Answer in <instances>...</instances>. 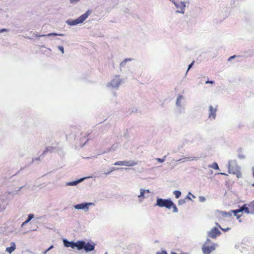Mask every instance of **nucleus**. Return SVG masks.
Returning <instances> with one entry per match:
<instances>
[{
  "label": "nucleus",
  "mask_w": 254,
  "mask_h": 254,
  "mask_svg": "<svg viewBox=\"0 0 254 254\" xmlns=\"http://www.w3.org/2000/svg\"><path fill=\"white\" fill-rule=\"evenodd\" d=\"M156 254H168L166 251H163L161 252H157L156 253Z\"/></svg>",
  "instance_id": "35"
},
{
  "label": "nucleus",
  "mask_w": 254,
  "mask_h": 254,
  "mask_svg": "<svg viewBox=\"0 0 254 254\" xmlns=\"http://www.w3.org/2000/svg\"><path fill=\"white\" fill-rule=\"evenodd\" d=\"M170 1H171L173 3H174V2L176 1L175 0H169Z\"/></svg>",
  "instance_id": "41"
},
{
  "label": "nucleus",
  "mask_w": 254,
  "mask_h": 254,
  "mask_svg": "<svg viewBox=\"0 0 254 254\" xmlns=\"http://www.w3.org/2000/svg\"><path fill=\"white\" fill-rule=\"evenodd\" d=\"M95 247V244L93 242L86 243L83 241H78V250L84 249L86 253H88L93 251Z\"/></svg>",
  "instance_id": "4"
},
{
  "label": "nucleus",
  "mask_w": 254,
  "mask_h": 254,
  "mask_svg": "<svg viewBox=\"0 0 254 254\" xmlns=\"http://www.w3.org/2000/svg\"><path fill=\"white\" fill-rule=\"evenodd\" d=\"M221 232L217 227H213L209 231L207 232V238H211L215 239L217 236H220Z\"/></svg>",
  "instance_id": "13"
},
{
  "label": "nucleus",
  "mask_w": 254,
  "mask_h": 254,
  "mask_svg": "<svg viewBox=\"0 0 254 254\" xmlns=\"http://www.w3.org/2000/svg\"><path fill=\"white\" fill-rule=\"evenodd\" d=\"M172 207L173 208V212L174 213H177L178 212V208H177L176 205L173 202V205H172Z\"/></svg>",
  "instance_id": "28"
},
{
  "label": "nucleus",
  "mask_w": 254,
  "mask_h": 254,
  "mask_svg": "<svg viewBox=\"0 0 254 254\" xmlns=\"http://www.w3.org/2000/svg\"><path fill=\"white\" fill-rule=\"evenodd\" d=\"M178 203L179 205H182L186 203V201L185 199H181L178 200Z\"/></svg>",
  "instance_id": "30"
},
{
  "label": "nucleus",
  "mask_w": 254,
  "mask_h": 254,
  "mask_svg": "<svg viewBox=\"0 0 254 254\" xmlns=\"http://www.w3.org/2000/svg\"><path fill=\"white\" fill-rule=\"evenodd\" d=\"M166 156H164L163 158H156V160L159 163H162L166 160Z\"/></svg>",
  "instance_id": "26"
},
{
  "label": "nucleus",
  "mask_w": 254,
  "mask_h": 254,
  "mask_svg": "<svg viewBox=\"0 0 254 254\" xmlns=\"http://www.w3.org/2000/svg\"><path fill=\"white\" fill-rule=\"evenodd\" d=\"M227 167L229 173L236 175L238 178L241 177L240 168L237 165L236 161H230L228 163Z\"/></svg>",
  "instance_id": "3"
},
{
  "label": "nucleus",
  "mask_w": 254,
  "mask_h": 254,
  "mask_svg": "<svg viewBox=\"0 0 254 254\" xmlns=\"http://www.w3.org/2000/svg\"><path fill=\"white\" fill-rule=\"evenodd\" d=\"M252 186L254 187V183L252 185Z\"/></svg>",
  "instance_id": "46"
},
{
  "label": "nucleus",
  "mask_w": 254,
  "mask_h": 254,
  "mask_svg": "<svg viewBox=\"0 0 254 254\" xmlns=\"http://www.w3.org/2000/svg\"><path fill=\"white\" fill-rule=\"evenodd\" d=\"M191 195H192L193 197H194V198L195 197V196L193 195H192V194H191Z\"/></svg>",
  "instance_id": "44"
},
{
  "label": "nucleus",
  "mask_w": 254,
  "mask_h": 254,
  "mask_svg": "<svg viewBox=\"0 0 254 254\" xmlns=\"http://www.w3.org/2000/svg\"><path fill=\"white\" fill-rule=\"evenodd\" d=\"M193 63H194V62H192L188 66V69L187 70V72L186 73V75L187 74V73L188 72V71L190 70V69L192 67V66L193 65Z\"/></svg>",
  "instance_id": "32"
},
{
  "label": "nucleus",
  "mask_w": 254,
  "mask_h": 254,
  "mask_svg": "<svg viewBox=\"0 0 254 254\" xmlns=\"http://www.w3.org/2000/svg\"><path fill=\"white\" fill-rule=\"evenodd\" d=\"M219 227L222 230V228L221 227L220 225H219Z\"/></svg>",
  "instance_id": "42"
},
{
  "label": "nucleus",
  "mask_w": 254,
  "mask_h": 254,
  "mask_svg": "<svg viewBox=\"0 0 254 254\" xmlns=\"http://www.w3.org/2000/svg\"><path fill=\"white\" fill-rule=\"evenodd\" d=\"M184 97L181 95L179 94L177 96L176 105L177 108V110L179 113L181 114L184 113L185 110V102H184Z\"/></svg>",
  "instance_id": "6"
},
{
  "label": "nucleus",
  "mask_w": 254,
  "mask_h": 254,
  "mask_svg": "<svg viewBox=\"0 0 254 254\" xmlns=\"http://www.w3.org/2000/svg\"><path fill=\"white\" fill-rule=\"evenodd\" d=\"M55 150H56V148L55 147H52V146H49L46 148V150L44 152L43 154L45 153L46 152H54Z\"/></svg>",
  "instance_id": "23"
},
{
  "label": "nucleus",
  "mask_w": 254,
  "mask_h": 254,
  "mask_svg": "<svg viewBox=\"0 0 254 254\" xmlns=\"http://www.w3.org/2000/svg\"><path fill=\"white\" fill-rule=\"evenodd\" d=\"M8 30L7 29L3 28L1 29H0V33H3L4 32H8Z\"/></svg>",
  "instance_id": "34"
},
{
  "label": "nucleus",
  "mask_w": 254,
  "mask_h": 254,
  "mask_svg": "<svg viewBox=\"0 0 254 254\" xmlns=\"http://www.w3.org/2000/svg\"><path fill=\"white\" fill-rule=\"evenodd\" d=\"M149 193L150 191L149 190H145L144 189H140V194L138 195V201L139 202H142L144 199L145 198V193Z\"/></svg>",
  "instance_id": "15"
},
{
  "label": "nucleus",
  "mask_w": 254,
  "mask_h": 254,
  "mask_svg": "<svg viewBox=\"0 0 254 254\" xmlns=\"http://www.w3.org/2000/svg\"><path fill=\"white\" fill-rule=\"evenodd\" d=\"M85 179V178L80 179L77 181L67 182L66 183V186H76L78 184L82 182Z\"/></svg>",
  "instance_id": "18"
},
{
  "label": "nucleus",
  "mask_w": 254,
  "mask_h": 254,
  "mask_svg": "<svg viewBox=\"0 0 254 254\" xmlns=\"http://www.w3.org/2000/svg\"><path fill=\"white\" fill-rule=\"evenodd\" d=\"M80 0H69V3L72 4H76L79 2Z\"/></svg>",
  "instance_id": "29"
},
{
  "label": "nucleus",
  "mask_w": 254,
  "mask_h": 254,
  "mask_svg": "<svg viewBox=\"0 0 254 254\" xmlns=\"http://www.w3.org/2000/svg\"><path fill=\"white\" fill-rule=\"evenodd\" d=\"M198 159V157H195V156H189V157H184L182 158H181L177 160L178 162H181L182 163H184L187 161H197Z\"/></svg>",
  "instance_id": "16"
},
{
  "label": "nucleus",
  "mask_w": 254,
  "mask_h": 254,
  "mask_svg": "<svg viewBox=\"0 0 254 254\" xmlns=\"http://www.w3.org/2000/svg\"><path fill=\"white\" fill-rule=\"evenodd\" d=\"M235 56H232V57H230V58H229V61H230V60H231V59H233L234 58H235Z\"/></svg>",
  "instance_id": "40"
},
{
  "label": "nucleus",
  "mask_w": 254,
  "mask_h": 254,
  "mask_svg": "<svg viewBox=\"0 0 254 254\" xmlns=\"http://www.w3.org/2000/svg\"><path fill=\"white\" fill-rule=\"evenodd\" d=\"M199 199L200 202H204L206 200V198L204 196H200L199 197Z\"/></svg>",
  "instance_id": "33"
},
{
  "label": "nucleus",
  "mask_w": 254,
  "mask_h": 254,
  "mask_svg": "<svg viewBox=\"0 0 254 254\" xmlns=\"http://www.w3.org/2000/svg\"><path fill=\"white\" fill-rule=\"evenodd\" d=\"M64 246L66 247H71L72 249L76 248L78 250V241L74 242H69L67 241L66 239H64L63 240Z\"/></svg>",
  "instance_id": "14"
},
{
  "label": "nucleus",
  "mask_w": 254,
  "mask_h": 254,
  "mask_svg": "<svg viewBox=\"0 0 254 254\" xmlns=\"http://www.w3.org/2000/svg\"><path fill=\"white\" fill-rule=\"evenodd\" d=\"M137 164V163L133 160L119 161L114 163L115 165L126 166L132 167Z\"/></svg>",
  "instance_id": "12"
},
{
  "label": "nucleus",
  "mask_w": 254,
  "mask_h": 254,
  "mask_svg": "<svg viewBox=\"0 0 254 254\" xmlns=\"http://www.w3.org/2000/svg\"><path fill=\"white\" fill-rule=\"evenodd\" d=\"M58 49L61 52L62 54H64V48L62 46H58L57 47Z\"/></svg>",
  "instance_id": "31"
},
{
  "label": "nucleus",
  "mask_w": 254,
  "mask_h": 254,
  "mask_svg": "<svg viewBox=\"0 0 254 254\" xmlns=\"http://www.w3.org/2000/svg\"><path fill=\"white\" fill-rule=\"evenodd\" d=\"M132 59H130V58H128V59H126L124 61H123L121 64H120V67H124L126 64V63L127 62H130L131 61H132Z\"/></svg>",
  "instance_id": "22"
},
{
  "label": "nucleus",
  "mask_w": 254,
  "mask_h": 254,
  "mask_svg": "<svg viewBox=\"0 0 254 254\" xmlns=\"http://www.w3.org/2000/svg\"><path fill=\"white\" fill-rule=\"evenodd\" d=\"M209 167L212 168L214 169L218 170L219 169V167L218 164L216 163H213L212 165H209Z\"/></svg>",
  "instance_id": "25"
},
{
  "label": "nucleus",
  "mask_w": 254,
  "mask_h": 254,
  "mask_svg": "<svg viewBox=\"0 0 254 254\" xmlns=\"http://www.w3.org/2000/svg\"><path fill=\"white\" fill-rule=\"evenodd\" d=\"M248 208V213H254V200L250 204H246Z\"/></svg>",
  "instance_id": "17"
},
{
  "label": "nucleus",
  "mask_w": 254,
  "mask_h": 254,
  "mask_svg": "<svg viewBox=\"0 0 254 254\" xmlns=\"http://www.w3.org/2000/svg\"><path fill=\"white\" fill-rule=\"evenodd\" d=\"M217 110V106H212L211 105L209 106L208 109V118L210 120H214L216 116V111Z\"/></svg>",
  "instance_id": "11"
},
{
  "label": "nucleus",
  "mask_w": 254,
  "mask_h": 254,
  "mask_svg": "<svg viewBox=\"0 0 254 254\" xmlns=\"http://www.w3.org/2000/svg\"><path fill=\"white\" fill-rule=\"evenodd\" d=\"M229 229H230V228H223V231H228Z\"/></svg>",
  "instance_id": "39"
},
{
  "label": "nucleus",
  "mask_w": 254,
  "mask_h": 254,
  "mask_svg": "<svg viewBox=\"0 0 254 254\" xmlns=\"http://www.w3.org/2000/svg\"><path fill=\"white\" fill-rule=\"evenodd\" d=\"M122 169L121 168H114V167L112 168L111 169L110 171H109V172H107V173H105V174H106V175H109V174H110L111 172H112L113 171H115V170H119V169Z\"/></svg>",
  "instance_id": "27"
},
{
  "label": "nucleus",
  "mask_w": 254,
  "mask_h": 254,
  "mask_svg": "<svg viewBox=\"0 0 254 254\" xmlns=\"http://www.w3.org/2000/svg\"><path fill=\"white\" fill-rule=\"evenodd\" d=\"M205 83L206 84H207V83H210V84H214V81H209V80H207L205 82Z\"/></svg>",
  "instance_id": "36"
},
{
  "label": "nucleus",
  "mask_w": 254,
  "mask_h": 254,
  "mask_svg": "<svg viewBox=\"0 0 254 254\" xmlns=\"http://www.w3.org/2000/svg\"><path fill=\"white\" fill-rule=\"evenodd\" d=\"M105 254H108L107 253H106Z\"/></svg>",
  "instance_id": "47"
},
{
  "label": "nucleus",
  "mask_w": 254,
  "mask_h": 254,
  "mask_svg": "<svg viewBox=\"0 0 254 254\" xmlns=\"http://www.w3.org/2000/svg\"><path fill=\"white\" fill-rule=\"evenodd\" d=\"M64 36V34H58V33H49L48 34H43V35H36V36L38 37H50V36Z\"/></svg>",
  "instance_id": "20"
},
{
  "label": "nucleus",
  "mask_w": 254,
  "mask_h": 254,
  "mask_svg": "<svg viewBox=\"0 0 254 254\" xmlns=\"http://www.w3.org/2000/svg\"><path fill=\"white\" fill-rule=\"evenodd\" d=\"M173 193L175 194V197L177 198H179L181 195V192L180 190H174L173 191Z\"/></svg>",
  "instance_id": "24"
},
{
  "label": "nucleus",
  "mask_w": 254,
  "mask_h": 254,
  "mask_svg": "<svg viewBox=\"0 0 254 254\" xmlns=\"http://www.w3.org/2000/svg\"><path fill=\"white\" fill-rule=\"evenodd\" d=\"M54 248V246L53 245L51 246L46 251H45L46 252H48L50 250Z\"/></svg>",
  "instance_id": "37"
},
{
  "label": "nucleus",
  "mask_w": 254,
  "mask_h": 254,
  "mask_svg": "<svg viewBox=\"0 0 254 254\" xmlns=\"http://www.w3.org/2000/svg\"><path fill=\"white\" fill-rule=\"evenodd\" d=\"M187 197H188L189 199H191L190 198V197H189L188 196Z\"/></svg>",
  "instance_id": "45"
},
{
  "label": "nucleus",
  "mask_w": 254,
  "mask_h": 254,
  "mask_svg": "<svg viewBox=\"0 0 254 254\" xmlns=\"http://www.w3.org/2000/svg\"><path fill=\"white\" fill-rule=\"evenodd\" d=\"M91 13L90 10H88L85 13L81 15L78 18L72 20L69 19L66 21V23L70 26H74L78 24L82 23Z\"/></svg>",
  "instance_id": "2"
},
{
  "label": "nucleus",
  "mask_w": 254,
  "mask_h": 254,
  "mask_svg": "<svg viewBox=\"0 0 254 254\" xmlns=\"http://www.w3.org/2000/svg\"><path fill=\"white\" fill-rule=\"evenodd\" d=\"M176 8L177 9L176 12L178 13L184 14L186 10V2L181 1L179 2H174V3Z\"/></svg>",
  "instance_id": "10"
},
{
  "label": "nucleus",
  "mask_w": 254,
  "mask_h": 254,
  "mask_svg": "<svg viewBox=\"0 0 254 254\" xmlns=\"http://www.w3.org/2000/svg\"><path fill=\"white\" fill-rule=\"evenodd\" d=\"M39 159H40L39 157H36V158H33L32 160V161L34 162L35 161H38V160H39Z\"/></svg>",
  "instance_id": "38"
},
{
  "label": "nucleus",
  "mask_w": 254,
  "mask_h": 254,
  "mask_svg": "<svg viewBox=\"0 0 254 254\" xmlns=\"http://www.w3.org/2000/svg\"><path fill=\"white\" fill-rule=\"evenodd\" d=\"M34 218V215L32 214H30L28 216V218L27 220L23 222L21 224V227H23L24 225H25L27 223H28L32 218Z\"/></svg>",
  "instance_id": "21"
},
{
  "label": "nucleus",
  "mask_w": 254,
  "mask_h": 254,
  "mask_svg": "<svg viewBox=\"0 0 254 254\" xmlns=\"http://www.w3.org/2000/svg\"><path fill=\"white\" fill-rule=\"evenodd\" d=\"M10 247L6 248L5 250L6 252L9 253V254H11L16 249V246L14 242H11L10 243Z\"/></svg>",
  "instance_id": "19"
},
{
  "label": "nucleus",
  "mask_w": 254,
  "mask_h": 254,
  "mask_svg": "<svg viewBox=\"0 0 254 254\" xmlns=\"http://www.w3.org/2000/svg\"><path fill=\"white\" fill-rule=\"evenodd\" d=\"M173 201L171 199H162L157 198L156 203L155 206H158L161 207H165L169 209L172 207Z\"/></svg>",
  "instance_id": "5"
},
{
  "label": "nucleus",
  "mask_w": 254,
  "mask_h": 254,
  "mask_svg": "<svg viewBox=\"0 0 254 254\" xmlns=\"http://www.w3.org/2000/svg\"><path fill=\"white\" fill-rule=\"evenodd\" d=\"M210 242L209 238H207L206 242L203 245L202 251L203 254H210L215 249L216 244H214L211 246L207 245Z\"/></svg>",
  "instance_id": "8"
},
{
  "label": "nucleus",
  "mask_w": 254,
  "mask_h": 254,
  "mask_svg": "<svg viewBox=\"0 0 254 254\" xmlns=\"http://www.w3.org/2000/svg\"><path fill=\"white\" fill-rule=\"evenodd\" d=\"M47 253V252H46V251H45V252H44V254H46V253Z\"/></svg>",
  "instance_id": "43"
},
{
  "label": "nucleus",
  "mask_w": 254,
  "mask_h": 254,
  "mask_svg": "<svg viewBox=\"0 0 254 254\" xmlns=\"http://www.w3.org/2000/svg\"><path fill=\"white\" fill-rule=\"evenodd\" d=\"M247 204H244L243 206L240 208L232 210L231 212L227 213L223 212V217H225V221H227L229 217L232 216V213L233 214V216L236 217L237 219H239L240 217L243 215L244 212L246 214L248 213V208L246 207Z\"/></svg>",
  "instance_id": "1"
},
{
  "label": "nucleus",
  "mask_w": 254,
  "mask_h": 254,
  "mask_svg": "<svg viewBox=\"0 0 254 254\" xmlns=\"http://www.w3.org/2000/svg\"><path fill=\"white\" fill-rule=\"evenodd\" d=\"M123 81L119 76H116L111 81L108 83L107 87L112 89H118L122 84Z\"/></svg>",
  "instance_id": "7"
},
{
  "label": "nucleus",
  "mask_w": 254,
  "mask_h": 254,
  "mask_svg": "<svg viewBox=\"0 0 254 254\" xmlns=\"http://www.w3.org/2000/svg\"><path fill=\"white\" fill-rule=\"evenodd\" d=\"M95 204L93 202H83L80 204L75 205L74 207L76 209L83 210L85 212L89 211L90 206H94Z\"/></svg>",
  "instance_id": "9"
}]
</instances>
